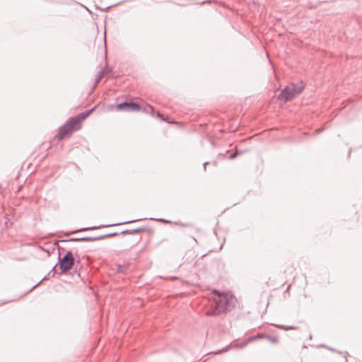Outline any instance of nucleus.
Returning a JSON list of instances; mask_svg holds the SVG:
<instances>
[{"instance_id": "nucleus-1", "label": "nucleus", "mask_w": 362, "mask_h": 362, "mask_svg": "<svg viewBox=\"0 0 362 362\" xmlns=\"http://www.w3.org/2000/svg\"><path fill=\"white\" fill-rule=\"evenodd\" d=\"M215 293L219 296L218 301H216L215 305L211 309L206 311L207 315H218L221 313L232 310L237 302L236 298L233 296H221L218 291H214Z\"/></svg>"}, {"instance_id": "nucleus-2", "label": "nucleus", "mask_w": 362, "mask_h": 362, "mask_svg": "<svg viewBox=\"0 0 362 362\" xmlns=\"http://www.w3.org/2000/svg\"><path fill=\"white\" fill-rule=\"evenodd\" d=\"M304 89V84L302 81L298 83H291L286 86L279 95L281 101L287 102L292 100L296 95L300 94Z\"/></svg>"}, {"instance_id": "nucleus-3", "label": "nucleus", "mask_w": 362, "mask_h": 362, "mask_svg": "<svg viewBox=\"0 0 362 362\" xmlns=\"http://www.w3.org/2000/svg\"><path fill=\"white\" fill-rule=\"evenodd\" d=\"M74 258L71 251H68L62 258L59 257V269H61L62 272H65L71 269L74 265Z\"/></svg>"}, {"instance_id": "nucleus-4", "label": "nucleus", "mask_w": 362, "mask_h": 362, "mask_svg": "<svg viewBox=\"0 0 362 362\" xmlns=\"http://www.w3.org/2000/svg\"><path fill=\"white\" fill-rule=\"evenodd\" d=\"M78 128L79 127L74 122H71V119H69L66 124L60 128L58 135L59 139L62 140L66 137L70 136L72 132L77 130Z\"/></svg>"}, {"instance_id": "nucleus-5", "label": "nucleus", "mask_w": 362, "mask_h": 362, "mask_svg": "<svg viewBox=\"0 0 362 362\" xmlns=\"http://www.w3.org/2000/svg\"><path fill=\"white\" fill-rule=\"evenodd\" d=\"M93 111V109L86 110L76 117L70 118L71 119V122H74L79 127L81 122L83 121Z\"/></svg>"}, {"instance_id": "nucleus-6", "label": "nucleus", "mask_w": 362, "mask_h": 362, "mask_svg": "<svg viewBox=\"0 0 362 362\" xmlns=\"http://www.w3.org/2000/svg\"><path fill=\"white\" fill-rule=\"evenodd\" d=\"M116 235H117V233H114L101 235L100 237H96V238L86 237V238H71L69 240V241H92V240H95L110 238V237L115 236Z\"/></svg>"}, {"instance_id": "nucleus-7", "label": "nucleus", "mask_w": 362, "mask_h": 362, "mask_svg": "<svg viewBox=\"0 0 362 362\" xmlns=\"http://www.w3.org/2000/svg\"><path fill=\"white\" fill-rule=\"evenodd\" d=\"M263 337H265L264 335L262 334H258L257 336H252V337H250L247 341H245V342L242 343L241 344L238 345V346L240 348H243L245 347L249 342H251V341H253L257 339H261V338H263Z\"/></svg>"}, {"instance_id": "nucleus-8", "label": "nucleus", "mask_w": 362, "mask_h": 362, "mask_svg": "<svg viewBox=\"0 0 362 362\" xmlns=\"http://www.w3.org/2000/svg\"><path fill=\"white\" fill-rule=\"evenodd\" d=\"M129 107H128L127 110H129V111L135 112V111H139L141 109L139 105L137 103H135L129 102Z\"/></svg>"}, {"instance_id": "nucleus-9", "label": "nucleus", "mask_w": 362, "mask_h": 362, "mask_svg": "<svg viewBox=\"0 0 362 362\" xmlns=\"http://www.w3.org/2000/svg\"><path fill=\"white\" fill-rule=\"evenodd\" d=\"M105 74V71L104 69H101L98 74H97L96 76V78H95V85H94V87H95L98 83L100 81V80L102 79V78L103 77Z\"/></svg>"}, {"instance_id": "nucleus-10", "label": "nucleus", "mask_w": 362, "mask_h": 362, "mask_svg": "<svg viewBox=\"0 0 362 362\" xmlns=\"http://www.w3.org/2000/svg\"><path fill=\"white\" fill-rule=\"evenodd\" d=\"M129 102H124L121 103L117 105V109L122 110H127L128 107H129Z\"/></svg>"}, {"instance_id": "nucleus-11", "label": "nucleus", "mask_w": 362, "mask_h": 362, "mask_svg": "<svg viewBox=\"0 0 362 362\" xmlns=\"http://www.w3.org/2000/svg\"><path fill=\"white\" fill-rule=\"evenodd\" d=\"M273 325L276 327H279L280 329H284V330H291V329H296V327H292V326L286 327V326H284V325Z\"/></svg>"}, {"instance_id": "nucleus-12", "label": "nucleus", "mask_w": 362, "mask_h": 362, "mask_svg": "<svg viewBox=\"0 0 362 362\" xmlns=\"http://www.w3.org/2000/svg\"><path fill=\"white\" fill-rule=\"evenodd\" d=\"M265 338H267L272 344H277L279 341L278 339L275 337L266 336Z\"/></svg>"}, {"instance_id": "nucleus-13", "label": "nucleus", "mask_w": 362, "mask_h": 362, "mask_svg": "<svg viewBox=\"0 0 362 362\" xmlns=\"http://www.w3.org/2000/svg\"><path fill=\"white\" fill-rule=\"evenodd\" d=\"M142 230H143V229L138 228V229L134 230L133 231L125 230V231H123L122 233L123 234H133V233H135L141 232Z\"/></svg>"}, {"instance_id": "nucleus-14", "label": "nucleus", "mask_w": 362, "mask_h": 362, "mask_svg": "<svg viewBox=\"0 0 362 362\" xmlns=\"http://www.w3.org/2000/svg\"><path fill=\"white\" fill-rule=\"evenodd\" d=\"M127 271V267L125 265H119L117 267V272L119 273H125Z\"/></svg>"}, {"instance_id": "nucleus-15", "label": "nucleus", "mask_w": 362, "mask_h": 362, "mask_svg": "<svg viewBox=\"0 0 362 362\" xmlns=\"http://www.w3.org/2000/svg\"><path fill=\"white\" fill-rule=\"evenodd\" d=\"M230 346H228L225 347L224 349H223L222 350H220V351L216 352L215 354H221V353L226 352V351H227L229 349Z\"/></svg>"}, {"instance_id": "nucleus-16", "label": "nucleus", "mask_w": 362, "mask_h": 362, "mask_svg": "<svg viewBox=\"0 0 362 362\" xmlns=\"http://www.w3.org/2000/svg\"><path fill=\"white\" fill-rule=\"evenodd\" d=\"M99 228L100 227H97V226L88 227V228H83V229L78 230V231L88 230H95V229H97V228Z\"/></svg>"}, {"instance_id": "nucleus-17", "label": "nucleus", "mask_w": 362, "mask_h": 362, "mask_svg": "<svg viewBox=\"0 0 362 362\" xmlns=\"http://www.w3.org/2000/svg\"><path fill=\"white\" fill-rule=\"evenodd\" d=\"M149 110L151 111V115H153V109L152 106H151V105H148V106L146 108V112H148Z\"/></svg>"}, {"instance_id": "nucleus-18", "label": "nucleus", "mask_w": 362, "mask_h": 362, "mask_svg": "<svg viewBox=\"0 0 362 362\" xmlns=\"http://www.w3.org/2000/svg\"><path fill=\"white\" fill-rule=\"evenodd\" d=\"M237 156V152L234 153L233 154H232L230 156V159H233L236 157Z\"/></svg>"}, {"instance_id": "nucleus-19", "label": "nucleus", "mask_w": 362, "mask_h": 362, "mask_svg": "<svg viewBox=\"0 0 362 362\" xmlns=\"http://www.w3.org/2000/svg\"><path fill=\"white\" fill-rule=\"evenodd\" d=\"M141 220V219H137V220H135V221H139ZM132 222H134V221H129L124 222L123 223H132Z\"/></svg>"}, {"instance_id": "nucleus-20", "label": "nucleus", "mask_w": 362, "mask_h": 362, "mask_svg": "<svg viewBox=\"0 0 362 362\" xmlns=\"http://www.w3.org/2000/svg\"><path fill=\"white\" fill-rule=\"evenodd\" d=\"M157 117H158L161 118L163 120H164V119H165L163 118V116L161 114H160L159 112L157 114Z\"/></svg>"}, {"instance_id": "nucleus-21", "label": "nucleus", "mask_w": 362, "mask_h": 362, "mask_svg": "<svg viewBox=\"0 0 362 362\" xmlns=\"http://www.w3.org/2000/svg\"><path fill=\"white\" fill-rule=\"evenodd\" d=\"M208 164H209V163H208V162H206V163H204V170H206V165H207Z\"/></svg>"}, {"instance_id": "nucleus-22", "label": "nucleus", "mask_w": 362, "mask_h": 362, "mask_svg": "<svg viewBox=\"0 0 362 362\" xmlns=\"http://www.w3.org/2000/svg\"><path fill=\"white\" fill-rule=\"evenodd\" d=\"M40 282H39L38 284H35V286H33L31 288L30 291H31V290H33V288H35L36 286H37L39 285V284H40Z\"/></svg>"}, {"instance_id": "nucleus-23", "label": "nucleus", "mask_w": 362, "mask_h": 362, "mask_svg": "<svg viewBox=\"0 0 362 362\" xmlns=\"http://www.w3.org/2000/svg\"><path fill=\"white\" fill-rule=\"evenodd\" d=\"M157 221H161V222H164L165 221L163 220V219H158Z\"/></svg>"}]
</instances>
